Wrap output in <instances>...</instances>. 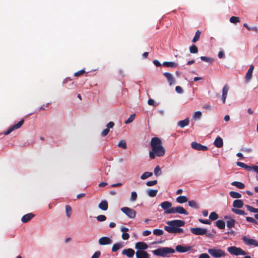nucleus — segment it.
Returning a JSON list of instances; mask_svg holds the SVG:
<instances>
[{
  "label": "nucleus",
  "instance_id": "1",
  "mask_svg": "<svg viewBox=\"0 0 258 258\" xmlns=\"http://www.w3.org/2000/svg\"><path fill=\"white\" fill-rule=\"evenodd\" d=\"M191 246H185L183 245H177L175 247V249L168 247H162L152 251L153 254L157 256L165 257L169 254L173 253L176 250L178 252L183 253L191 250Z\"/></svg>",
  "mask_w": 258,
  "mask_h": 258
},
{
  "label": "nucleus",
  "instance_id": "2",
  "mask_svg": "<svg viewBox=\"0 0 258 258\" xmlns=\"http://www.w3.org/2000/svg\"><path fill=\"white\" fill-rule=\"evenodd\" d=\"M152 151L149 152V156L151 159H154L157 156L162 157L165 155V150L162 146V142L158 137L152 138L150 143Z\"/></svg>",
  "mask_w": 258,
  "mask_h": 258
},
{
  "label": "nucleus",
  "instance_id": "3",
  "mask_svg": "<svg viewBox=\"0 0 258 258\" xmlns=\"http://www.w3.org/2000/svg\"><path fill=\"white\" fill-rule=\"evenodd\" d=\"M185 221L181 220H174L168 221L166 224L168 226H165L164 229L170 233H180L183 232V230L180 227L185 225Z\"/></svg>",
  "mask_w": 258,
  "mask_h": 258
},
{
  "label": "nucleus",
  "instance_id": "4",
  "mask_svg": "<svg viewBox=\"0 0 258 258\" xmlns=\"http://www.w3.org/2000/svg\"><path fill=\"white\" fill-rule=\"evenodd\" d=\"M208 253L215 258H220L226 255L225 252L221 249L217 248H209L208 249Z\"/></svg>",
  "mask_w": 258,
  "mask_h": 258
},
{
  "label": "nucleus",
  "instance_id": "5",
  "mask_svg": "<svg viewBox=\"0 0 258 258\" xmlns=\"http://www.w3.org/2000/svg\"><path fill=\"white\" fill-rule=\"evenodd\" d=\"M227 249L230 254L236 256L239 255H244L246 254V252L241 248L235 246L228 247Z\"/></svg>",
  "mask_w": 258,
  "mask_h": 258
},
{
  "label": "nucleus",
  "instance_id": "6",
  "mask_svg": "<svg viewBox=\"0 0 258 258\" xmlns=\"http://www.w3.org/2000/svg\"><path fill=\"white\" fill-rule=\"evenodd\" d=\"M120 210L121 212L125 214L128 218L134 219L136 217V212L134 209L128 207H122Z\"/></svg>",
  "mask_w": 258,
  "mask_h": 258
},
{
  "label": "nucleus",
  "instance_id": "7",
  "mask_svg": "<svg viewBox=\"0 0 258 258\" xmlns=\"http://www.w3.org/2000/svg\"><path fill=\"white\" fill-rule=\"evenodd\" d=\"M168 213H171V214L173 213H178L179 214H183L185 215H187L188 213L187 211L184 209L182 207L177 206L176 207H172L170 209V210L167 211Z\"/></svg>",
  "mask_w": 258,
  "mask_h": 258
},
{
  "label": "nucleus",
  "instance_id": "8",
  "mask_svg": "<svg viewBox=\"0 0 258 258\" xmlns=\"http://www.w3.org/2000/svg\"><path fill=\"white\" fill-rule=\"evenodd\" d=\"M191 232L196 235H203L207 234V229L206 228H201L199 227L191 228L190 229Z\"/></svg>",
  "mask_w": 258,
  "mask_h": 258
},
{
  "label": "nucleus",
  "instance_id": "9",
  "mask_svg": "<svg viewBox=\"0 0 258 258\" xmlns=\"http://www.w3.org/2000/svg\"><path fill=\"white\" fill-rule=\"evenodd\" d=\"M24 122V119H21L19 122L17 123L14 124V125L11 126L7 131L5 133V135H8L10 134L12 132L14 131L15 130L18 129L21 127V126L23 124Z\"/></svg>",
  "mask_w": 258,
  "mask_h": 258
},
{
  "label": "nucleus",
  "instance_id": "10",
  "mask_svg": "<svg viewBox=\"0 0 258 258\" xmlns=\"http://www.w3.org/2000/svg\"><path fill=\"white\" fill-rule=\"evenodd\" d=\"M191 146L192 148L195 150H197L198 151H207L208 150V148L206 146L202 145V144L198 143L196 142H193L191 144Z\"/></svg>",
  "mask_w": 258,
  "mask_h": 258
},
{
  "label": "nucleus",
  "instance_id": "11",
  "mask_svg": "<svg viewBox=\"0 0 258 258\" xmlns=\"http://www.w3.org/2000/svg\"><path fill=\"white\" fill-rule=\"evenodd\" d=\"M242 240L244 243L248 245H253L254 246H258V241L252 238H248L246 236H243L242 238Z\"/></svg>",
  "mask_w": 258,
  "mask_h": 258
},
{
  "label": "nucleus",
  "instance_id": "12",
  "mask_svg": "<svg viewBox=\"0 0 258 258\" xmlns=\"http://www.w3.org/2000/svg\"><path fill=\"white\" fill-rule=\"evenodd\" d=\"M160 206L164 210V213L166 214H171V213H168L167 211H169L172 207V203L169 201H164L162 202Z\"/></svg>",
  "mask_w": 258,
  "mask_h": 258
},
{
  "label": "nucleus",
  "instance_id": "13",
  "mask_svg": "<svg viewBox=\"0 0 258 258\" xmlns=\"http://www.w3.org/2000/svg\"><path fill=\"white\" fill-rule=\"evenodd\" d=\"M112 242V240L109 237L106 236L102 237L98 240V243L101 245L110 244Z\"/></svg>",
  "mask_w": 258,
  "mask_h": 258
},
{
  "label": "nucleus",
  "instance_id": "14",
  "mask_svg": "<svg viewBox=\"0 0 258 258\" xmlns=\"http://www.w3.org/2000/svg\"><path fill=\"white\" fill-rule=\"evenodd\" d=\"M254 66L253 64H251L248 69L245 77V82L246 83H248L251 80L252 76V72L254 70Z\"/></svg>",
  "mask_w": 258,
  "mask_h": 258
},
{
  "label": "nucleus",
  "instance_id": "15",
  "mask_svg": "<svg viewBox=\"0 0 258 258\" xmlns=\"http://www.w3.org/2000/svg\"><path fill=\"white\" fill-rule=\"evenodd\" d=\"M135 247L138 250H144L148 248V245L144 242H138L136 243Z\"/></svg>",
  "mask_w": 258,
  "mask_h": 258
},
{
  "label": "nucleus",
  "instance_id": "16",
  "mask_svg": "<svg viewBox=\"0 0 258 258\" xmlns=\"http://www.w3.org/2000/svg\"><path fill=\"white\" fill-rule=\"evenodd\" d=\"M137 258H149V254L145 250H137L136 252Z\"/></svg>",
  "mask_w": 258,
  "mask_h": 258
},
{
  "label": "nucleus",
  "instance_id": "17",
  "mask_svg": "<svg viewBox=\"0 0 258 258\" xmlns=\"http://www.w3.org/2000/svg\"><path fill=\"white\" fill-rule=\"evenodd\" d=\"M121 253L123 255H126L128 257H132L134 255L135 251L133 249L130 248L123 249Z\"/></svg>",
  "mask_w": 258,
  "mask_h": 258
},
{
  "label": "nucleus",
  "instance_id": "18",
  "mask_svg": "<svg viewBox=\"0 0 258 258\" xmlns=\"http://www.w3.org/2000/svg\"><path fill=\"white\" fill-rule=\"evenodd\" d=\"M35 215L32 213H30L24 215L22 218L21 221L23 223H26L29 222L30 220H31L33 218H34Z\"/></svg>",
  "mask_w": 258,
  "mask_h": 258
},
{
  "label": "nucleus",
  "instance_id": "19",
  "mask_svg": "<svg viewBox=\"0 0 258 258\" xmlns=\"http://www.w3.org/2000/svg\"><path fill=\"white\" fill-rule=\"evenodd\" d=\"M163 75L166 78L170 85L175 83V79L171 74L169 73H164Z\"/></svg>",
  "mask_w": 258,
  "mask_h": 258
},
{
  "label": "nucleus",
  "instance_id": "20",
  "mask_svg": "<svg viewBox=\"0 0 258 258\" xmlns=\"http://www.w3.org/2000/svg\"><path fill=\"white\" fill-rule=\"evenodd\" d=\"M229 86L228 84L225 85L222 89V99L223 102L224 103L225 102L226 98L227 97V93L229 90Z\"/></svg>",
  "mask_w": 258,
  "mask_h": 258
},
{
  "label": "nucleus",
  "instance_id": "21",
  "mask_svg": "<svg viewBox=\"0 0 258 258\" xmlns=\"http://www.w3.org/2000/svg\"><path fill=\"white\" fill-rule=\"evenodd\" d=\"M225 219H228V220L227 221V226L228 228H231L232 227H234V225L236 223L235 220L227 216L224 217Z\"/></svg>",
  "mask_w": 258,
  "mask_h": 258
},
{
  "label": "nucleus",
  "instance_id": "22",
  "mask_svg": "<svg viewBox=\"0 0 258 258\" xmlns=\"http://www.w3.org/2000/svg\"><path fill=\"white\" fill-rule=\"evenodd\" d=\"M245 207L247 209L248 211H249L250 212L257 213L254 215V218L256 220H258V209L257 208H254L253 207L246 205H245Z\"/></svg>",
  "mask_w": 258,
  "mask_h": 258
},
{
  "label": "nucleus",
  "instance_id": "23",
  "mask_svg": "<svg viewBox=\"0 0 258 258\" xmlns=\"http://www.w3.org/2000/svg\"><path fill=\"white\" fill-rule=\"evenodd\" d=\"M100 209L103 211H106L108 208V204L107 201L103 200L98 205Z\"/></svg>",
  "mask_w": 258,
  "mask_h": 258
},
{
  "label": "nucleus",
  "instance_id": "24",
  "mask_svg": "<svg viewBox=\"0 0 258 258\" xmlns=\"http://www.w3.org/2000/svg\"><path fill=\"white\" fill-rule=\"evenodd\" d=\"M124 246L123 242H119L114 244L112 247V251L115 252Z\"/></svg>",
  "mask_w": 258,
  "mask_h": 258
},
{
  "label": "nucleus",
  "instance_id": "25",
  "mask_svg": "<svg viewBox=\"0 0 258 258\" xmlns=\"http://www.w3.org/2000/svg\"><path fill=\"white\" fill-rule=\"evenodd\" d=\"M214 145L217 148L222 147L223 146V142L222 139L220 137H217L214 142Z\"/></svg>",
  "mask_w": 258,
  "mask_h": 258
},
{
  "label": "nucleus",
  "instance_id": "26",
  "mask_svg": "<svg viewBox=\"0 0 258 258\" xmlns=\"http://www.w3.org/2000/svg\"><path fill=\"white\" fill-rule=\"evenodd\" d=\"M243 202L241 200H235L233 201V206L234 208H241L243 206Z\"/></svg>",
  "mask_w": 258,
  "mask_h": 258
},
{
  "label": "nucleus",
  "instance_id": "27",
  "mask_svg": "<svg viewBox=\"0 0 258 258\" xmlns=\"http://www.w3.org/2000/svg\"><path fill=\"white\" fill-rule=\"evenodd\" d=\"M189 122V120L188 118H185L184 120L179 121L177 123V125L181 128L187 126Z\"/></svg>",
  "mask_w": 258,
  "mask_h": 258
},
{
  "label": "nucleus",
  "instance_id": "28",
  "mask_svg": "<svg viewBox=\"0 0 258 258\" xmlns=\"http://www.w3.org/2000/svg\"><path fill=\"white\" fill-rule=\"evenodd\" d=\"M164 67L175 68L178 66V63L174 62L165 61L163 63Z\"/></svg>",
  "mask_w": 258,
  "mask_h": 258
},
{
  "label": "nucleus",
  "instance_id": "29",
  "mask_svg": "<svg viewBox=\"0 0 258 258\" xmlns=\"http://www.w3.org/2000/svg\"><path fill=\"white\" fill-rule=\"evenodd\" d=\"M216 226L220 229H223L225 227V223L223 220H218L216 222Z\"/></svg>",
  "mask_w": 258,
  "mask_h": 258
},
{
  "label": "nucleus",
  "instance_id": "30",
  "mask_svg": "<svg viewBox=\"0 0 258 258\" xmlns=\"http://www.w3.org/2000/svg\"><path fill=\"white\" fill-rule=\"evenodd\" d=\"M188 201V199L184 196H179L176 198V202L180 204H182Z\"/></svg>",
  "mask_w": 258,
  "mask_h": 258
},
{
  "label": "nucleus",
  "instance_id": "31",
  "mask_svg": "<svg viewBox=\"0 0 258 258\" xmlns=\"http://www.w3.org/2000/svg\"><path fill=\"white\" fill-rule=\"evenodd\" d=\"M231 184L236 186L239 189H243L245 187V185L243 183L239 181H233L231 183Z\"/></svg>",
  "mask_w": 258,
  "mask_h": 258
},
{
  "label": "nucleus",
  "instance_id": "32",
  "mask_svg": "<svg viewBox=\"0 0 258 258\" xmlns=\"http://www.w3.org/2000/svg\"><path fill=\"white\" fill-rule=\"evenodd\" d=\"M229 195L232 198L238 199L241 197V195L238 192L234 191H231L229 192Z\"/></svg>",
  "mask_w": 258,
  "mask_h": 258
},
{
  "label": "nucleus",
  "instance_id": "33",
  "mask_svg": "<svg viewBox=\"0 0 258 258\" xmlns=\"http://www.w3.org/2000/svg\"><path fill=\"white\" fill-rule=\"evenodd\" d=\"M188 205L191 208L195 209H199L200 208L199 205L194 200L188 201Z\"/></svg>",
  "mask_w": 258,
  "mask_h": 258
},
{
  "label": "nucleus",
  "instance_id": "34",
  "mask_svg": "<svg viewBox=\"0 0 258 258\" xmlns=\"http://www.w3.org/2000/svg\"><path fill=\"white\" fill-rule=\"evenodd\" d=\"M231 211L236 214H239L241 215H245L246 214L243 210L240 209L233 208L231 209Z\"/></svg>",
  "mask_w": 258,
  "mask_h": 258
},
{
  "label": "nucleus",
  "instance_id": "35",
  "mask_svg": "<svg viewBox=\"0 0 258 258\" xmlns=\"http://www.w3.org/2000/svg\"><path fill=\"white\" fill-rule=\"evenodd\" d=\"M158 192L157 189H149L148 191V195L150 197H155Z\"/></svg>",
  "mask_w": 258,
  "mask_h": 258
},
{
  "label": "nucleus",
  "instance_id": "36",
  "mask_svg": "<svg viewBox=\"0 0 258 258\" xmlns=\"http://www.w3.org/2000/svg\"><path fill=\"white\" fill-rule=\"evenodd\" d=\"M201 34V32L199 30H197L196 31L195 36L192 40V42L193 43H196L199 40Z\"/></svg>",
  "mask_w": 258,
  "mask_h": 258
},
{
  "label": "nucleus",
  "instance_id": "37",
  "mask_svg": "<svg viewBox=\"0 0 258 258\" xmlns=\"http://www.w3.org/2000/svg\"><path fill=\"white\" fill-rule=\"evenodd\" d=\"M218 217V215L215 212H211L209 215V219L211 220H216Z\"/></svg>",
  "mask_w": 258,
  "mask_h": 258
},
{
  "label": "nucleus",
  "instance_id": "38",
  "mask_svg": "<svg viewBox=\"0 0 258 258\" xmlns=\"http://www.w3.org/2000/svg\"><path fill=\"white\" fill-rule=\"evenodd\" d=\"M189 51L191 53H197L198 52L197 46L194 44L189 47Z\"/></svg>",
  "mask_w": 258,
  "mask_h": 258
},
{
  "label": "nucleus",
  "instance_id": "39",
  "mask_svg": "<svg viewBox=\"0 0 258 258\" xmlns=\"http://www.w3.org/2000/svg\"><path fill=\"white\" fill-rule=\"evenodd\" d=\"M65 208L67 216L68 218H69L72 214V208L70 205H66Z\"/></svg>",
  "mask_w": 258,
  "mask_h": 258
},
{
  "label": "nucleus",
  "instance_id": "40",
  "mask_svg": "<svg viewBox=\"0 0 258 258\" xmlns=\"http://www.w3.org/2000/svg\"><path fill=\"white\" fill-rule=\"evenodd\" d=\"M153 175L152 172H145L141 176L142 179H145Z\"/></svg>",
  "mask_w": 258,
  "mask_h": 258
},
{
  "label": "nucleus",
  "instance_id": "41",
  "mask_svg": "<svg viewBox=\"0 0 258 258\" xmlns=\"http://www.w3.org/2000/svg\"><path fill=\"white\" fill-rule=\"evenodd\" d=\"M154 172L156 176H159L162 174V171L159 166H157L155 168Z\"/></svg>",
  "mask_w": 258,
  "mask_h": 258
},
{
  "label": "nucleus",
  "instance_id": "42",
  "mask_svg": "<svg viewBox=\"0 0 258 258\" xmlns=\"http://www.w3.org/2000/svg\"><path fill=\"white\" fill-rule=\"evenodd\" d=\"M153 233L157 236H161L163 234L164 232L161 229H155L153 230Z\"/></svg>",
  "mask_w": 258,
  "mask_h": 258
},
{
  "label": "nucleus",
  "instance_id": "43",
  "mask_svg": "<svg viewBox=\"0 0 258 258\" xmlns=\"http://www.w3.org/2000/svg\"><path fill=\"white\" fill-rule=\"evenodd\" d=\"M230 22L232 23H236L240 22V19L239 17L232 16L229 20Z\"/></svg>",
  "mask_w": 258,
  "mask_h": 258
},
{
  "label": "nucleus",
  "instance_id": "44",
  "mask_svg": "<svg viewBox=\"0 0 258 258\" xmlns=\"http://www.w3.org/2000/svg\"><path fill=\"white\" fill-rule=\"evenodd\" d=\"M118 146L119 147L122 148V149H125L127 148L126 142L123 140H121L119 142Z\"/></svg>",
  "mask_w": 258,
  "mask_h": 258
},
{
  "label": "nucleus",
  "instance_id": "45",
  "mask_svg": "<svg viewBox=\"0 0 258 258\" xmlns=\"http://www.w3.org/2000/svg\"><path fill=\"white\" fill-rule=\"evenodd\" d=\"M200 58L202 61L210 62V63H211L213 61L212 58H211L210 57H207V56H202L200 57Z\"/></svg>",
  "mask_w": 258,
  "mask_h": 258
},
{
  "label": "nucleus",
  "instance_id": "46",
  "mask_svg": "<svg viewBox=\"0 0 258 258\" xmlns=\"http://www.w3.org/2000/svg\"><path fill=\"white\" fill-rule=\"evenodd\" d=\"M246 220L247 222H251V223L255 224H258L257 221L255 219H254V218H253L252 217H246Z\"/></svg>",
  "mask_w": 258,
  "mask_h": 258
},
{
  "label": "nucleus",
  "instance_id": "47",
  "mask_svg": "<svg viewBox=\"0 0 258 258\" xmlns=\"http://www.w3.org/2000/svg\"><path fill=\"white\" fill-rule=\"evenodd\" d=\"M97 220L99 222H103L106 220V217L103 215H100L96 217Z\"/></svg>",
  "mask_w": 258,
  "mask_h": 258
},
{
  "label": "nucleus",
  "instance_id": "48",
  "mask_svg": "<svg viewBox=\"0 0 258 258\" xmlns=\"http://www.w3.org/2000/svg\"><path fill=\"white\" fill-rule=\"evenodd\" d=\"M135 117V114H133L130 115L129 118L125 121V124H128L131 122H132Z\"/></svg>",
  "mask_w": 258,
  "mask_h": 258
},
{
  "label": "nucleus",
  "instance_id": "49",
  "mask_svg": "<svg viewBox=\"0 0 258 258\" xmlns=\"http://www.w3.org/2000/svg\"><path fill=\"white\" fill-rule=\"evenodd\" d=\"M157 183V180H154L152 181H148L146 182V185L148 186H153Z\"/></svg>",
  "mask_w": 258,
  "mask_h": 258
},
{
  "label": "nucleus",
  "instance_id": "50",
  "mask_svg": "<svg viewBox=\"0 0 258 258\" xmlns=\"http://www.w3.org/2000/svg\"><path fill=\"white\" fill-rule=\"evenodd\" d=\"M137 194L136 191H133L131 193V200L132 201H135L137 200Z\"/></svg>",
  "mask_w": 258,
  "mask_h": 258
},
{
  "label": "nucleus",
  "instance_id": "51",
  "mask_svg": "<svg viewBox=\"0 0 258 258\" xmlns=\"http://www.w3.org/2000/svg\"><path fill=\"white\" fill-rule=\"evenodd\" d=\"M202 116V112L200 111H196L194 115V118L195 119H200Z\"/></svg>",
  "mask_w": 258,
  "mask_h": 258
},
{
  "label": "nucleus",
  "instance_id": "52",
  "mask_svg": "<svg viewBox=\"0 0 258 258\" xmlns=\"http://www.w3.org/2000/svg\"><path fill=\"white\" fill-rule=\"evenodd\" d=\"M199 221L200 222H201V223L205 224L210 225L211 223V222L209 220H204L202 219H199Z\"/></svg>",
  "mask_w": 258,
  "mask_h": 258
},
{
  "label": "nucleus",
  "instance_id": "53",
  "mask_svg": "<svg viewBox=\"0 0 258 258\" xmlns=\"http://www.w3.org/2000/svg\"><path fill=\"white\" fill-rule=\"evenodd\" d=\"M129 237H130V235L127 232L123 233L121 235V238L123 240H127V239H128Z\"/></svg>",
  "mask_w": 258,
  "mask_h": 258
},
{
  "label": "nucleus",
  "instance_id": "54",
  "mask_svg": "<svg viewBox=\"0 0 258 258\" xmlns=\"http://www.w3.org/2000/svg\"><path fill=\"white\" fill-rule=\"evenodd\" d=\"M85 73V70L84 69H83V70H81L80 71H79L76 72L74 74V76L75 77H79V76L83 75Z\"/></svg>",
  "mask_w": 258,
  "mask_h": 258
},
{
  "label": "nucleus",
  "instance_id": "55",
  "mask_svg": "<svg viewBox=\"0 0 258 258\" xmlns=\"http://www.w3.org/2000/svg\"><path fill=\"white\" fill-rule=\"evenodd\" d=\"M175 91L177 93L181 94L183 92L182 88L180 86H176L175 87Z\"/></svg>",
  "mask_w": 258,
  "mask_h": 258
},
{
  "label": "nucleus",
  "instance_id": "56",
  "mask_svg": "<svg viewBox=\"0 0 258 258\" xmlns=\"http://www.w3.org/2000/svg\"><path fill=\"white\" fill-rule=\"evenodd\" d=\"M101 255L100 251H96L91 256V258H98Z\"/></svg>",
  "mask_w": 258,
  "mask_h": 258
},
{
  "label": "nucleus",
  "instance_id": "57",
  "mask_svg": "<svg viewBox=\"0 0 258 258\" xmlns=\"http://www.w3.org/2000/svg\"><path fill=\"white\" fill-rule=\"evenodd\" d=\"M109 132V130L108 128L104 129L101 133V135L102 137H105L107 136Z\"/></svg>",
  "mask_w": 258,
  "mask_h": 258
},
{
  "label": "nucleus",
  "instance_id": "58",
  "mask_svg": "<svg viewBox=\"0 0 258 258\" xmlns=\"http://www.w3.org/2000/svg\"><path fill=\"white\" fill-rule=\"evenodd\" d=\"M114 125V122L112 121H110L109 122H108L107 123L106 126H107V128H108L109 130V128H113Z\"/></svg>",
  "mask_w": 258,
  "mask_h": 258
},
{
  "label": "nucleus",
  "instance_id": "59",
  "mask_svg": "<svg viewBox=\"0 0 258 258\" xmlns=\"http://www.w3.org/2000/svg\"><path fill=\"white\" fill-rule=\"evenodd\" d=\"M199 258H210V256L207 253H203L199 255Z\"/></svg>",
  "mask_w": 258,
  "mask_h": 258
},
{
  "label": "nucleus",
  "instance_id": "60",
  "mask_svg": "<svg viewBox=\"0 0 258 258\" xmlns=\"http://www.w3.org/2000/svg\"><path fill=\"white\" fill-rule=\"evenodd\" d=\"M240 151L247 153H250L252 151V149L250 148H241Z\"/></svg>",
  "mask_w": 258,
  "mask_h": 258
},
{
  "label": "nucleus",
  "instance_id": "61",
  "mask_svg": "<svg viewBox=\"0 0 258 258\" xmlns=\"http://www.w3.org/2000/svg\"><path fill=\"white\" fill-rule=\"evenodd\" d=\"M151 234V231H150L149 230H145V231H143V235L144 236H148V235H150Z\"/></svg>",
  "mask_w": 258,
  "mask_h": 258
},
{
  "label": "nucleus",
  "instance_id": "62",
  "mask_svg": "<svg viewBox=\"0 0 258 258\" xmlns=\"http://www.w3.org/2000/svg\"><path fill=\"white\" fill-rule=\"evenodd\" d=\"M237 165L238 166L241 167L243 168H245L246 167V164H245V163H242V162H237Z\"/></svg>",
  "mask_w": 258,
  "mask_h": 258
},
{
  "label": "nucleus",
  "instance_id": "63",
  "mask_svg": "<svg viewBox=\"0 0 258 258\" xmlns=\"http://www.w3.org/2000/svg\"><path fill=\"white\" fill-rule=\"evenodd\" d=\"M153 63L157 67L161 66V63L158 60L156 59L153 60Z\"/></svg>",
  "mask_w": 258,
  "mask_h": 258
},
{
  "label": "nucleus",
  "instance_id": "64",
  "mask_svg": "<svg viewBox=\"0 0 258 258\" xmlns=\"http://www.w3.org/2000/svg\"><path fill=\"white\" fill-rule=\"evenodd\" d=\"M252 170H253L256 173L258 174V166L257 165H252Z\"/></svg>",
  "mask_w": 258,
  "mask_h": 258
}]
</instances>
